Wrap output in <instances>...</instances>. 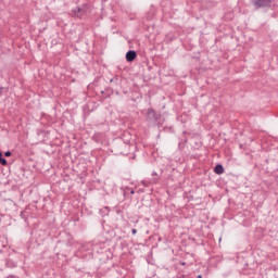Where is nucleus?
<instances>
[{
	"mask_svg": "<svg viewBox=\"0 0 278 278\" xmlns=\"http://www.w3.org/2000/svg\"><path fill=\"white\" fill-rule=\"evenodd\" d=\"M147 123L149 125H153L154 127H161L162 126V113L155 112L153 109L147 110V116H146Z\"/></svg>",
	"mask_w": 278,
	"mask_h": 278,
	"instance_id": "obj_1",
	"label": "nucleus"
},
{
	"mask_svg": "<svg viewBox=\"0 0 278 278\" xmlns=\"http://www.w3.org/2000/svg\"><path fill=\"white\" fill-rule=\"evenodd\" d=\"M252 3L255 10H260V8H270L273 0H252Z\"/></svg>",
	"mask_w": 278,
	"mask_h": 278,
	"instance_id": "obj_2",
	"label": "nucleus"
},
{
	"mask_svg": "<svg viewBox=\"0 0 278 278\" xmlns=\"http://www.w3.org/2000/svg\"><path fill=\"white\" fill-rule=\"evenodd\" d=\"M72 14L75 16V18H81V16L86 14V10H84V8L77 7L76 9L72 10Z\"/></svg>",
	"mask_w": 278,
	"mask_h": 278,
	"instance_id": "obj_3",
	"label": "nucleus"
},
{
	"mask_svg": "<svg viewBox=\"0 0 278 278\" xmlns=\"http://www.w3.org/2000/svg\"><path fill=\"white\" fill-rule=\"evenodd\" d=\"M136 58H138V53H136L135 50H129L126 53V62H134V60H136Z\"/></svg>",
	"mask_w": 278,
	"mask_h": 278,
	"instance_id": "obj_4",
	"label": "nucleus"
},
{
	"mask_svg": "<svg viewBox=\"0 0 278 278\" xmlns=\"http://www.w3.org/2000/svg\"><path fill=\"white\" fill-rule=\"evenodd\" d=\"M214 173L216 175H223V173H225V167H223L222 164H217L215 167H214Z\"/></svg>",
	"mask_w": 278,
	"mask_h": 278,
	"instance_id": "obj_5",
	"label": "nucleus"
},
{
	"mask_svg": "<svg viewBox=\"0 0 278 278\" xmlns=\"http://www.w3.org/2000/svg\"><path fill=\"white\" fill-rule=\"evenodd\" d=\"M5 267L7 268H16V263L10 258L5 260Z\"/></svg>",
	"mask_w": 278,
	"mask_h": 278,
	"instance_id": "obj_6",
	"label": "nucleus"
},
{
	"mask_svg": "<svg viewBox=\"0 0 278 278\" xmlns=\"http://www.w3.org/2000/svg\"><path fill=\"white\" fill-rule=\"evenodd\" d=\"M0 164H2V166H8V160L3 157V153L1 152H0Z\"/></svg>",
	"mask_w": 278,
	"mask_h": 278,
	"instance_id": "obj_7",
	"label": "nucleus"
},
{
	"mask_svg": "<svg viewBox=\"0 0 278 278\" xmlns=\"http://www.w3.org/2000/svg\"><path fill=\"white\" fill-rule=\"evenodd\" d=\"M11 156H12V152L10 151L4 152V157H11Z\"/></svg>",
	"mask_w": 278,
	"mask_h": 278,
	"instance_id": "obj_8",
	"label": "nucleus"
},
{
	"mask_svg": "<svg viewBox=\"0 0 278 278\" xmlns=\"http://www.w3.org/2000/svg\"><path fill=\"white\" fill-rule=\"evenodd\" d=\"M131 233H132V236H136V233H138V230L136 228H132Z\"/></svg>",
	"mask_w": 278,
	"mask_h": 278,
	"instance_id": "obj_9",
	"label": "nucleus"
},
{
	"mask_svg": "<svg viewBox=\"0 0 278 278\" xmlns=\"http://www.w3.org/2000/svg\"><path fill=\"white\" fill-rule=\"evenodd\" d=\"M88 247H90V244H83V249L88 250Z\"/></svg>",
	"mask_w": 278,
	"mask_h": 278,
	"instance_id": "obj_10",
	"label": "nucleus"
},
{
	"mask_svg": "<svg viewBox=\"0 0 278 278\" xmlns=\"http://www.w3.org/2000/svg\"><path fill=\"white\" fill-rule=\"evenodd\" d=\"M7 278H16V276L10 275V276H8Z\"/></svg>",
	"mask_w": 278,
	"mask_h": 278,
	"instance_id": "obj_11",
	"label": "nucleus"
},
{
	"mask_svg": "<svg viewBox=\"0 0 278 278\" xmlns=\"http://www.w3.org/2000/svg\"><path fill=\"white\" fill-rule=\"evenodd\" d=\"M152 175H153V176H157V173H156V172H152Z\"/></svg>",
	"mask_w": 278,
	"mask_h": 278,
	"instance_id": "obj_12",
	"label": "nucleus"
},
{
	"mask_svg": "<svg viewBox=\"0 0 278 278\" xmlns=\"http://www.w3.org/2000/svg\"><path fill=\"white\" fill-rule=\"evenodd\" d=\"M130 194H135V191H134V190H131V191H130Z\"/></svg>",
	"mask_w": 278,
	"mask_h": 278,
	"instance_id": "obj_13",
	"label": "nucleus"
},
{
	"mask_svg": "<svg viewBox=\"0 0 278 278\" xmlns=\"http://www.w3.org/2000/svg\"><path fill=\"white\" fill-rule=\"evenodd\" d=\"M181 266H186V263L182 262V263H181Z\"/></svg>",
	"mask_w": 278,
	"mask_h": 278,
	"instance_id": "obj_14",
	"label": "nucleus"
},
{
	"mask_svg": "<svg viewBox=\"0 0 278 278\" xmlns=\"http://www.w3.org/2000/svg\"><path fill=\"white\" fill-rule=\"evenodd\" d=\"M198 278H203V276H202V275H199Z\"/></svg>",
	"mask_w": 278,
	"mask_h": 278,
	"instance_id": "obj_15",
	"label": "nucleus"
}]
</instances>
